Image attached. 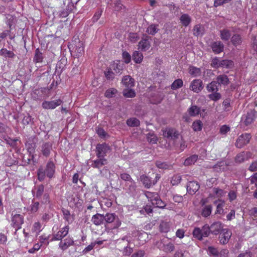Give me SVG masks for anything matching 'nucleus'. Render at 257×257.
Returning a JSON list of instances; mask_svg holds the SVG:
<instances>
[{
  "instance_id": "f257e3e1",
  "label": "nucleus",
  "mask_w": 257,
  "mask_h": 257,
  "mask_svg": "<svg viewBox=\"0 0 257 257\" xmlns=\"http://www.w3.org/2000/svg\"><path fill=\"white\" fill-rule=\"evenodd\" d=\"M55 173V165L52 161L47 163L46 168L44 169L40 167L37 170L38 179L42 182L44 180L46 176L50 179L54 177Z\"/></svg>"
},
{
  "instance_id": "f03ea898",
  "label": "nucleus",
  "mask_w": 257,
  "mask_h": 257,
  "mask_svg": "<svg viewBox=\"0 0 257 257\" xmlns=\"http://www.w3.org/2000/svg\"><path fill=\"white\" fill-rule=\"evenodd\" d=\"M211 233L209 225L207 224L204 225L201 228L195 227L192 231L193 237L200 241L203 240V237L209 236Z\"/></svg>"
},
{
  "instance_id": "7ed1b4c3",
  "label": "nucleus",
  "mask_w": 257,
  "mask_h": 257,
  "mask_svg": "<svg viewBox=\"0 0 257 257\" xmlns=\"http://www.w3.org/2000/svg\"><path fill=\"white\" fill-rule=\"evenodd\" d=\"M145 195L148 200L157 207L163 209L166 206V203L161 199L158 193L145 191Z\"/></svg>"
},
{
  "instance_id": "20e7f679",
  "label": "nucleus",
  "mask_w": 257,
  "mask_h": 257,
  "mask_svg": "<svg viewBox=\"0 0 257 257\" xmlns=\"http://www.w3.org/2000/svg\"><path fill=\"white\" fill-rule=\"evenodd\" d=\"M257 117V111L255 110H250L246 114L242 115L241 119L242 125L248 126Z\"/></svg>"
},
{
  "instance_id": "39448f33",
  "label": "nucleus",
  "mask_w": 257,
  "mask_h": 257,
  "mask_svg": "<svg viewBox=\"0 0 257 257\" xmlns=\"http://www.w3.org/2000/svg\"><path fill=\"white\" fill-rule=\"evenodd\" d=\"M104 223H110L115 222L114 228H117L121 225V221L115 213H107L103 215Z\"/></svg>"
},
{
  "instance_id": "423d86ee",
  "label": "nucleus",
  "mask_w": 257,
  "mask_h": 257,
  "mask_svg": "<svg viewBox=\"0 0 257 257\" xmlns=\"http://www.w3.org/2000/svg\"><path fill=\"white\" fill-rule=\"evenodd\" d=\"M12 225L15 228L17 231L21 228L22 224L24 223V216L19 214L12 213Z\"/></svg>"
},
{
  "instance_id": "0eeeda50",
  "label": "nucleus",
  "mask_w": 257,
  "mask_h": 257,
  "mask_svg": "<svg viewBox=\"0 0 257 257\" xmlns=\"http://www.w3.org/2000/svg\"><path fill=\"white\" fill-rule=\"evenodd\" d=\"M250 138L251 136L249 134L245 133L242 134L238 137L236 141V147L238 148H241L249 143Z\"/></svg>"
},
{
  "instance_id": "6e6552de",
  "label": "nucleus",
  "mask_w": 257,
  "mask_h": 257,
  "mask_svg": "<svg viewBox=\"0 0 257 257\" xmlns=\"http://www.w3.org/2000/svg\"><path fill=\"white\" fill-rule=\"evenodd\" d=\"M232 233L228 228H224L219 233V241L221 244H226L229 240Z\"/></svg>"
},
{
  "instance_id": "1a4fd4ad",
  "label": "nucleus",
  "mask_w": 257,
  "mask_h": 257,
  "mask_svg": "<svg viewBox=\"0 0 257 257\" xmlns=\"http://www.w3.org/2000/svg\"><path fill=\"white\" fill-rule=\"evenodd\" d=\"M152 38L148 35H144L141 41L139 43V48L143 51L148 50L151 47Z\"/></svg>"
},
{
  "instance_id": "9d476101",
  "label": "nucleus",
  "mask_w": 257,
  "mask_h": 257,
  "mask_svg": "<svg viewBox=\"0 0 257 257\" xmlns=\"http://www.w3.org/2000/svg\"><path fill=\"white\" fill-rule=\"evenodd\" d=\"M63 103V101L58 99L52 101H44L42 103V106L46 109H53L56 107L60 105Z\"/></svg>"
},
{
  "instance_id": "9b49d317",
  "label": "nucleus",
  "mask_w": 257,
  "mask_h": 257,
  "mask_svg": "<svg viewBox=\"0 0 257 257\" xmlns=\"http://www.w3.org/2000/svg\"><path fill=\"white\" fill-rule=\"evenodd\" d=\"M96 149L97 158H104L108 151L109 150V147L105 143L98 144L96 146Z\"/></svg>"
},
{
  "instance_id": "f8f14e48",
  "label": "nucleus",
  "mask_w": 257,
  "mask_h": 257,
  "mask_svg": "<svg viewBox=\"0 0 257 257\" xmlns=\"http://www.w3.org/2000/svg\"><path fill=\"white\" fill-rule=\"evenodd\" d=\"M80 0H71V3H69L66 8L60 11L59 16L61 18H66L72 11L74 8L73 4H76Z\"/></svg>"
},
{
  "instance_id": "ddd939ff",
  "label": "nucleus",
  "mask_w": 257,
  "mask_h": 257,
  "mask_svg": "<svg viewBox=\"0 0 257 257\" xmlns=\"http://www.w3.org/2000/svg\"><path fill=\"white\" fill-rule=\"evenodd\" d=\"M163 136L168 139L175 140L178 138L179 134V132L174 128H168L164 131Z\"/></svg>"
},
{
  "instance_id": "4468645a",
  "label": "nucleus",
  "mask_w": 257,
  "mask_h": 257,
  "mask_svg": "<svg viewBox=\"0 0 257 257\" xmlns=\"http://www.w3.org/2000/svg\"><path fill=\"white\" fill-rule=\"evenodd\" d=\"M84 53L83 43L81 41H78L75 45L73 52H71V55L73 54L74 57L79 58L81 57Z\"/></svg>"
},
{
  "instance_id": "2eb2a0df",
  "label": "nucleus",
  "mask_w": 257,
  "mask_h": 257,
  "mask_svg": "<svg viewBox=\"0 0 257 257\" xmlns=\"http://www.w3.org/2000/svg\"><path fill=\"white\" fill-rule=\"evenodd\" d=\"M210 47L212 51L215 54H218L222 52L224 50V45L220 41H214L210 44Z\"/></svg>"
},
{
  "instance_id": "dca6fc26",
  "label": "nucleus",
  "mask_w": 257,
  "mask_h": 257,
  "mask_svg": "<svg viewBox=\"0 0 257 257\" xmlns=\"http://www.w3.org/2000/svg\"><path fill=\"white\" fill-rule=\"evenodd\" d=\"M160 244V249L166 253L171 252L175 249V246L171 242H167L162 239L161 241Z\"/></svg>"
},
{
  "instance_id": "f3484780",
  "label": "nucleus",
  "mask_w": 257,
  "mask_h": 257,
  "mask_svg": "<svg viewBox=\"0 0 257 257\" xmlns=\"http://www.w3.org/2000/svg\"><path fill=\"white\" fill-rule=\"evenodd\" d=\"M211 234L217 235L223 229V225L220 221H216L210 226Z\"/></svg>"
},
{
  "instance_id": "a211bd4d",
  "label": "nucleus",
  "mask_w": 257,
  "mask_h": 257,
  "mask_svg": "<svg viewBox=\"0 0 257 257\" xmlns=\"http://www.w3.org/2000/svg\"><path fill=\"white\" fill-rule=\"evenodd\" d=\"M203 82L200 79H195L192 81L190 88L193 91L198 93L203 89Z\"/></svg>"
},
{
  "instance_id": "6ab92c4d",
  "label": "nucleus",
  "mask_w": 257,
  "mask_h": 257,
  "mask_svg": "<svg viewBox=\"0 0 257 257\" xmlns=\"http://www.w3.org/2000/svg\"><path fill=\"white\" fill-rule=\"evenodd\" d=\"M69 227L66 225L63 227L61 230L59 231L56 234L54 235V237L52 239L53 240H61L62 239L66 236L69 231Z\"/></svg>"
},
{
  "instance_id": "aec40b11",
  "label": "nucleus",
  "mask_w": 257,
  "mask_h": 257,
  "mask_svg": "<svg viewBox=\"0 0 257 257\" xmlns=\"http://www.w3.org/2000/svg\"><path fill=\"white\" fill-rule=\"evenodd\" d=\"M199 188V184L196 181H190L187 185V192L190 194H195Z\"/></svg>"
},
{
  "instance_id": "412c9836",
  "label": "nucleus",
  "mask_w": 257,
  "mask_h": 257,
  "mask_svg": "<svg viewBox=\"0 0 257 257\" xmlns=\"http://www.w3.org/2000/svg\"><path fill=\"white\" fill-rule=\"evenodd\" d=\"M41 148L43 155L47 157L50 155L51 151L52 149V144L50 142L44 143L41 146Z\"/></svg>"
},
{
  "instance_id": "4be33fe9",
  "label": "nucleus",
  "mask_w": 257,
  "mask_h": 257,
  "mask_svg": "<svg viewBox=\"0 0 257 257\" xmlns=\"http://www.w3.org/2000/svg\"><path fill=\"white\" fill-rule=\"evenodd\" d=\"M67 63V59L66 58H62L60 61H59L56 66V74L60 75Z\"/></svg>"
},
{
  "instance_id": "5701e85b",
  "label": "nucleus",
  "mask_w": 257,
  "mask_h": 257,
  "mask_svg": "<svg viewBox=\"0 0 257 257\" xmlns=\"http://www.w3.org/2000/svg\"><path fill=\"white\" fill-rule=\"evenodd\" d=\"M73 245L74 241L70 237L66 238L63 241L61 240L59 244L60 248L63 250H66L69 246Z\"/></svg>"
},
{
  "instance_id": "b1692460",
  "label": "nucleus",
  "mask_w": 257,
  "mask_h": 257,
  "mask_svg": "<svg viewBox=\"0 0 257 257\" xmlns=\"http://www.w3.org/2000/svg\"><path fill=\"white\" fill-rule=\"evenodd\" d=\"M216 81L218 85L226 86L229 83L228 76L225 74H221L217 76L216 78Z\"/></svg>"
},
{
  "instance_id": "393cba45",
  "label": "nucleus",
  "mask_w": 257,
  "mask_h": 257,
  "mask_svg": "<svg viewBox=\"0 0 257 257\" xmlns=\"http://www.w3.org/2000/svg\"><path fill=\"white\" fill-rule=\"evenodd\" d=\"M92 222L96 226L100 225L104 223L103 214L96 213L92 216L91 218Z\"/></svg>"
},
{
  "instance_id": "a878e982",
  "label": "nucleus",
  "mask_w": 257,
  "mask_h": 257,
  "mask_svg": "<svg viewBox=\"0 0 257 257\" xmlns=\"http://www.w3.org/2000/svg\"><path fill=\"white\" fill-rule=\"evenodd\" d=\"M140 180L146 188H150L153 185L152 178L145 175H142L140 176Z\"/></svg>"
},
{
  "instance_id": "bb28decb",
  "label": "nucleus",
  "mask_w": 257,
  "mask_h": 257,
  "mask_svg": "<svg viewBox=\"0 0 257 257\" xmlns=\"http://www.w3.org/2000/svg\"><path fill=\"white\" fill-rule=\"evenodd\" d=\"M179 20L183 26L188 27L192 21L191 17L187 14H184L181 15Z\"/></svg>"
},
{
  "instance_id": "cd10ccee",
  "label": "nucleus",
  "mask_w": 257,
  "mask_h": 257,
  "mask_svg": "<svg viewBox=\"0 0 257 257\" xmlns=\"http://www.w3.org/2000/svg\"><path fill=\"white\" fill-rule=\"evenodd\" d=\"M98 159L92 162L91 166L94 168L100 169L103 166L107 163V160L104 158H98Z\"/></svg>"
},
{
  "instance_id": "c85d7f7f",
  "label": "nucleus",
  "mask_w": 257,
  "mask_h": 257,
  "mask_svg": "<svg viewBox=\"0 0 257 257\" xmlns=\"http://www.w3.org/2000/svg\"><path fill=\"white\" fill-rule=\"evenodd\" d=\"M220 37L222 41H228L231 38V31L228 29H223L220 31Z\"/></svg>"
},
{
  "instance_id": "c756f323",
  "label": "nucleus",
  "mask_w": 257,
  "mask_h": 257,
  "mask_svg": "<svg viewBox=\"0 0 257 257\" xmlns=\"http://www.w3.org/2000/svg\"><path fill=\"white\" fill-rule=\"evenodd\" d=\"M122 83L127 88L134 86V79L130 75L124 76L122 79Z\"/></svg>"
},
{
  "instance_id": "7c9ffc66",
  "label": "nucleus",
  "mask_w": 257,
  "mask_h": 257,
  "mask_svg": "<svg viewBox=\"0 0 257 257\" xmlns=\"http://www.w3.org/2000/svg\"><path fill=\"white\" fill-rule=\"evenodd\" d=\"M125 189L128 190L130 193H134L136 192L137 188V185L135 181L133 179L132 180L126 182L124 184Z\"/></svg>"
},
{
  "instance_id": "2f4dec72",
  "label": "nucleus",
  "mask_w": 257,
  "mask_h": 257,
  "mask_svg": "<svg viewBox=\"0 0 257 257\" xmlns=\"http://www.w3.org/2000/svg\"><path fill=\"white\" fill-rule=\"evenodd\" d=\"M231 42L234 46L240 45L242 40L241 36L238 34H233L230 38Z\"/></svg>"
},
{
  "instance_id": "473e14b6",
  "label": "nucleus",
  "mask_w": 257,
  "mask_h": 257,
  "mask_svg": "<svg viewBox=\"0 0 257 257\" xmlns=\"http://www.w3.org/2000/svg\"><path fill=\"white\" fill-rule=\"evenodd\" d=\"M193 34L195 36H202L204 34V27L200 24H197L194 26Z\"/></svg>"
},
{
  "instance_id": "72a5a7b5",
  "label": "nucleus",
  "mask_w": 257,
  "mask_h": 257,
  "mask_svg": "<svg viewBox=\"0 0 257 257\" xmlns=\"http://www.w3.org/2000/svg\"><path fill=\"white\" fill-rule=\"evenodd\" d=\"M0 55L6 58H13L15 56L14 53L6 48H2L0 50Z\"/></svg>"
},
{
  "instance_id": "f704fd0d",
  "label": "nucleus",
  "mask_w": 257,
  "mask_h": 257,
  "mask_svg": "<svg viewBox=\"0 0 257 257\" xmlns=\"http://www.w3.org/2000/svg\"><path fill=\"white\" fill-rule=\"evenodd\" d=\"M158 26V25L151 24L147 28L146 32L149 35H155L159 30Z\"/></svg>"
},
{
  "instance_id": "c9c22d12",
  "label": "nucleus",
  "mask_w": 257,
  "mask_h": 257,
  "mask_svg": "<svg viewBox=\"0 0 257 257\" xmlns=\"http://www.w3.org/2000/svg\"><path fill=\"white\" fill-rule=\"evenodd\" d=\"M132 58L135 63L139 64L142 62L143 59V56L141 52L136 51L133 53Z\"/></svg>"
},
{
  "instance_id": "e433bc0d",
  "label": "nucleus",
  "mask_w": 257,
  "mask_h": 257,
  "mask_svg": "<svg viewBox=\"0 0 257 257\" xmlns=\"http://www.w3.org/2000/svg\"><path fill=\"white\" fill-rule=\"evenodd\" d=\"M200 108L197 106L192 105L188 109V112L190 116H194L200 113Z\"/></svg>"
},
{
  "instance_id": "4c0bfd02",
  "label": "nucleus",
  "mask_w": 257,
  "mask_h": 257,
  "mask_svg": "<svg viewBox=\"0 0 257 257\" xmlns=\"http://www.w3.org/2000/svg\"><path fill=\"white\" fill-rule=\"evenodd\" d=\"M198 156L197 155H193L186 159L184 162L185 166H188L194 164L198 160Z\"/></svg>"
},
{
  "instance_id": "58836bf2",
  "label": "nucleus",
  "mask_w": 257,
  "mask_h": 257,
  "mask_svg": "<svg viewBox=\"0 0 257 257\" xmlns=\"http://www.w3.org/2000/svg\"><path fill=\"white\" fill-rule=\"evenodd\" d=\"M218 85L216 81H213L206 86V89L209 92H215L218 90Z\"/></svg>"
},
{
  "instance_id": "ea45409f",
  "label": "nucleus",
  "mask_w": 257,
  "mask_h": 257,
  "mask_svg": "<svg viewBox=\"0 0 257 257\" xmlns=\"http://www.w3.org/2000/svg\"><path fill=\"white\" fill-rule=\"evenodd\" d=\"M112 71H114L116 74H121V71L123 69V66L122 64L118 63H113L111 65V68Z\"/></svg>"
},
{
  "instance_id": "a19ab883",
  "label": "nucleus",
  "mask_w": 257,
  "mask_h": 257,
  "mask_svg": "<svg viewBox=\"0 0 257 257\" xmlns=\"http://www.w3.org/2000/svg\"><path fill=\"white\" fill-rule=\"evenodd\" d=\"M220 67L227 69L232 68L234 66V62L230 60H221Z\"/></svg>"
},
{
  "instance_id": "79ce46f5",
  "label": "nucleus",
  "mask_w": 257,
  "mask_h": 257,
  "mask_svg": "<svg viewBox=\"0 0 257 257\" xmlns=\"http://www.w3.org/2000/svg\"><path fill=\"white\" fill-rule=\"evenodd\" d=\"M189 73L194 77L199 76L201 75V70L199 68L191 66L189 68Z\"/></svg>"
},
{
  "instance_id": "37998d69",
  "label": "nucleus",
  "mask_w": 257,
  "mask_h": 257,
  "mask_svg": "<svg viewBox=\"0 0 257 257\" xmlns=\"http://www.w3.org/2000/svg\"><path fill=\"white\" fill-rule=\"evenodd\" d=\"M159 229L162 232H168L170 230L169 223L166 221H162L159 225Z\"/></svg>"
},
{
  "instance_id": "c03bdc74",
  "label": "nucleus",
  "mask_w": 257,
  "mask_h": 257,
  "mask_svg": "<svg viewBox=\"0 0 257 257\" xmlns=\"http://www.w3.org/2000/svg\"><path fill=\"white\" fill-rule=\"evenodd\" d=\"M43 89H36L34 90L32 94V98L34 100L41 99L42 94L43 93Z\"/></svg>"
},
{
  "instance_id": "a18cd8bd",
  "label": "nucleus",
  "mask_w": 257,
  "mask_h": 257,
  "mask_svg": "<svg viewBox=\"0 0 257 257\" xmlns=\"http://www.w3.org/2000/svg\"><path fill=\"white\" fill-rule=\"evenodd\" d=\"M212 206L211 205L205 206L202 209L201 214L203 216L207 217L209 216L212 212Z\"/></svg>"
},
{
  "instance_id": "49530a36",
  "label": "nucleus",
  "mask_w": 257,
  "mask_h": 257,
  "mask_svg": "<svg viewBox=\"0 0 257 257\" xmlns=\"http://www.w3.org/2000/svg\"><path fill=\"white\" fill-rule=\"evenodd\" d=\"M43 56L42 53L40 51L39 48H37L35 51V54L34 57V61L36 63H41L43 59Z\"/></svg>"
},
{
  "instance_id": "de8ad7c7",
  "label": "nucleus",
  "mask_w": 257,
  "mask_h": 257,
  "mask_svg": "<svg viewBox=\"0 0 257 257\" xmlns=\"http://www.w3.org/2000/svg\"><path fill=\"white\" fill-rule=\"evenodd\" d=\"M126 124L131 127L138 126L140 124V121L136 118H131L127 120Z\"/></svg>"
},
{
  "instance_id": "09e8293b",
  "label": "nucleus",
  "mask_w": 257,
  "mask_h": 257,
  "mask_svg": "<svg viewBox=\"0 0 257 257\" xmlns=\"http://www.w3.org/2000/svg\"><path fill=\"white\" fill-rule=\"evenodd\" d=\"M44 190V186L43 185H39L36 187V192L35 197L37 199H40L43 194Z\"/></svg>"
},
{
  "instance_id": "8fccbe9b",
  "label": "nucleus",
  "mask_w": 257,
  "mask_h": 257,
  "mask_svg": "<svg viewBox=\"0 0 257 257\" xmlns=\"http://www.w3.org/2000/svg\"><path fill=\"white\" fill-rule=\"evenodd\" d=\"M123 95L127 98H133L136 96V92L133 89H125L123 90Z\"/></svg>"
},
{
  "instance_id": "3c124183",
  "label": "nucleus",
  "mask_w": 257,
  "mask_h": 257,
  "mask_svg": "<svg viewBox=\"0 0 257 257\" xmlns=\"http://www.w3.org/2000/svg\"><path fill=\"white\" fill-rule=\"evenodd\" d=\"M183 82L182 79H178L175 80L171 85V88L173 90L177 89L183 86Z\"/></svg>"
},
{
  "instance_id": "603ef678",
  "label": "nucleus",
  "mask_w": 257,
  "mask_h": 257,
  "mask_svg": "<svg viewBox=\"0 0 257 257\" xmlns=\"http://www.w3.org/2000/svg\"><path fill=\"white\" fill-rule=\"evenodd\" d=\"M53 217V213L51 211L44 213L41 217V220L43 222H47L51 218Z\"/></svg>"
},
{
  "instance_id": "864d4df0",
  "label": "nucleus",
  "mask_w": 257,
  "mask_h": 257,
  "mask_svg": "<svg viewBox=\"0 0 257 257\" xmlns=\"http://www.w3.org/2000/svg\"><path fill=\"white\" fill-rule=\"evenodd\" d=\"M221 60H220L219 58L215 57L213 59H212L211 63V66L213 68H218L220 67L221 65Z\"/></svg>"
},
{
  "instance_id": "5fc2aeb1",
  "label": "nucleus",
  "mask_w": 257,
  "mask_h": 257,
  "mask_svg": "<svg viewBox=\"0 0 257 257\" xmlns=\"http://www.w3.org/2000/svg\"><path fill=\"white\" fill-rule=\"evenodd\" d=\"M147 140L150 143L154 144L157 143L158 138L154 133H149L147 134Z\"/></svg>"
},
{
  "instance_id": "6e6d98bb",
  "label": "nucleus",
  "mask_w": 257,
  "mask_h": 257,
  "mask_svg": "<svg viewBox=\"0 0 257 257\" xmlns=\"http://www.w3.org/2000/svg\"><path fill=\"white\" fill-rule=\"evenodd\" d=\"M156 165L158 168L162 169H168L172 167L171 165L167 164L165 162H162L160 161H156Z\"/></svg>"
},
{
  "instance_id": "4d7b16f0",
  "label": "nucleus",
  "mask_w": 257,
  "mask_h": 257,
  "mask_svg": "<svg viewBox=\"0 0 257 257\" xmlns=\"http://www.w3.org/2000/svg\"><path fill=\"white\" fill-rule=\"evenodd\" d=\"M104 75L107 80H112L114 78V73L110 68H107L104 72Z\"/></svg>"
},
{
  "instance_id": "13d9d810",
  "label": "nucleus",
  "mask_w": 257,
  "mask_h": 257,
  "mask_svg": "<svg viewBox=\"0 0 257 257\" xmlns=\"http://www.w3.org/2000/svg\"><path fill=\"white\" fill-rule=\"evenodd\" d=\"M202 128V123L199 120L195 121L192 124V128L194 131H200Z\"/></svg>"
},
{
  "instance_id": "bf43d9fd",
  "label": "nucleus",
  "mask_w": 257,
  "mask_h": 257,
  "mask_svg": "<svg viewBox=\"0 0 257 257\" xmlns=\"http://www.w3.org/2000/svg\"><path fill=\"white\" fill-rule=\"evenodd\" d=\"M181 179H182V178H181V176L180 175H174L172 177V179L171 180V183L173 186L177 185L181 182Z\"/></svg>"
},
{
  "instance_id": "052dcab7",
  "label": "nucleus",
  "mask_w": 257,
  "mask_h": 257,
  "mask_svg": "<svg viewBox=\"0 0 257 257\" xmlns=\"http://www.w3.org/2000/svg\"><path fill=\"white\" fill-rule=\"evenodd\" d=\"M207 251L210 255H212L215 257H217L219 253L217 249L213 246H209Z\"/></svg>"
},
{
  "instance_id": "680f3d73",
  "label": "nucleus",
  "mask_w": 257,
  "mask_h": 257,
  "mask_svg": "<svg viewBox=\"0 0 257 257\" xmlns=\"http://www.w3.org/2000/svg\"><path fill=\"white\" fill-rule=\"evenodd\" d=\"M232 0H214L213 6L217 8L223 6L224 4L229 3Z\"/></svg>"
},
{
  "instance_id": "e2e57ef3",
  "label": "nucleus",
  "mask_w": 257,
  "mask_h": 257,
  "mask_svg": "<svg viewBox=\"0 0 257 257\" xmlns=\"http://www.w3.org/2000/svg\"><path fill=\"white\" fill-rule=\"evenodd\" d=\"M117 90L115 88H110L107 89L105 93V96L107 98H111L114 96Z\"/></svg>"
},
{
  "instance_id": "0e129e2a",
  "label": "nucleus",
  "mask_w": 257,
  "mask_h": 257,
  "mask_svg": "<svg viewBox=\"0 0 257 257\" xmlns=\"http://www.w3.org/2000/svg\"><path fill=\"white\" fill-rule=\"evenodd\" d=\"M208 98L213 101H217L221 98V95L217 91L214 92L211 94L208 95Z\"/></svg>"
},
{
  "instance_id": "69168bd1",
  "label": "nucleus",
  "mask_w": 257,
  "mask_h": 257,
  "mask_svg": "<svg viewBox=\"0 0 257 257\" xmlns=\"http://www.w3.org/2000/svg\"><path fill=\"white\" fill-rule=\"evenodd\" d=\"M122 56V58L124 60V62L126 64H128L131 62V56L127 52H126V51L123 52Z\"/></svg>"
},
{
  "instance_id": "338daca9",
  "label": "nucleus",
  "mask_w": 257,
  "mask_h": 257,
  "mask_svg": "<svg viewBox=\"0 0 257 257\" xmlns=\"http://www.w3.org/2000/svg\"><path fill=\"white\" fill-rule=\"evenodd\" d=\"M237 257H254V254L250 250L247 249L239 253Z\"/></svg>"
},
{
  "instance_id": "774afa93",
  "label": "nucleus",
  "mask_w": 257,
  "mask_h": 257,
  "mask_svg": "<svg viewBox=\"0 0 257 257\" xmlns=\"http://www.w3.org/2000/svg\"><path fill=\"white\" fill-rule=\"evenodd\" d=\"M145 254L146 253L145 250L140 249L134 252L131 257H144Z\"/></svg>"
}]
</instances>
